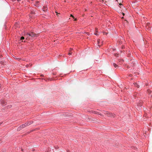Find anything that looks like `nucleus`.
Instances as JSON below:
<instances>
[{
    "label": "nucleus",
    "instance_id": "13",
    "mask_svg": "<svg viewBox=\"0 0 152 152\" xmlns=\"http://www.w3.org/2000/svg\"><path fill=\"white\" fill-rule=\"evenodd\" d=\"M72 53L69 52L68 53V55H71L72 54Z\"/></svg>",
    "mask_w": 152,
    "mask_h": 152
},
{
    "label": "nucleus",
    "instance_id": "22",
    "mask_svg": "<svg viewBox=\"0 0 152 152\" xmlns=\"http://www.w3.org/2000/svg\"><path fill=\"white\" fill-rule=\"evenodd\" d=\"M124 14H124V13H123V15H124Z\"/></svg>",
    "mask_w": 152,
    "mask_h": 152
},
{
    "label": "nucleus",
    "instance_id": "20",
    "mask_svg": "<svg viewBox=\"0 0 152 152\" xmlns=\"http://www.w3.org/2000/svg\"><path fill=\"white\" fill-rule=\"evenodd\" d=\"M102 1L103 2L104 1V0H102Z\"/></svg>",
    "mask_w": 152,
    "mask_h": 152
},
{
    "label": "nucleus",
    "instance_id": "5",
    "mask_svg": "<svg viewBox=\"0 0 152 152\" xmlns=\"http://www.w3.org/2000/svg\"><path fill=\"white\" fill-rule=\"evenodd\" d=\"M1 104L3 106H4V105H6V102L4 101H2L1 103Z\"/></svg>",
    "mask_w": 152,
    "mask_h": 152
},
{
    "label": "nucleus",
    "instance_id": "24",
    "mask_svg": "<svg viewBox=\"0 0 152 152\" xmlns=\"http://www.w3.org/2000/svg\"><path fill=\"white\" fill-rule=\"evenodd\" d=\"M107 33H105V34L106 35H107Z\"/></svg>",
    "mask_w": 152,
    "mask_h": 152
},
{
    "label": "nucleus",
    "instance_id": "4",
    "mask_svg": "<svg viewBox=\"0 0 152 152\" xmlns=\"http://www.w3.org/2000/svg\"><path fill=\"white\" fill-rule=\"evenodd\" d=\"M134 86L137 88H139V85L137 83H134Z\"/></svg>",
    "mask_w": 152,
    "mask_h": 152
},
{
    "label": "nucleus",
    "instance_id": "9",
    "mask_svg": "<svg viewBox=\"0 0 152 152\" xmlns=\"http://www.w3.org/2000/svg\"><path fill=\"white\" fill-rule=\"evenodd\" d=\"M24 39V37H21L20 38V39L21 40H23V39Z\"/></svg>",
    "mask_w": 152,
    "mask_h": 152
},
{
    "label": "nucleus",
    "instance_id": "31",
    "mask_svg": "<svg viewBox=\"0 0 152 152\" xmlns=\"http://www.w3.org/2000/svg\"><path fill=\"white\" fill-rule=\"evenodd\" d=\"M32 1H33L34 0H31Z\"/></svg>",
    "mask_w": 152,
    "mask_h": 152
},
{
    "label": "nucleus",
    "instance_id": "18",
    "mask_svg": "<svg viewBox=\"0 0 152 152\" xmlns=\"http://www.w3.org/2000/svg\"><path fill=\"white\" fill-rule=\"evenodd\" d=\"M119 5H122V4L121 3H120V4H119Z\"/></svg>",
    "mask_w": 152,
    "mask_h": 152
},
{
    "label": "nucleus",
    "instance_id": "21",
    "mask_svg": "<svg viewBox=\"0 0 152 152\" xmlns=\"http://www.w3.org/2000/svg\"><path fill=\"white\" fill-rule=\"evenodd\" d=\"M67 152H69V150H67Z\"/></svg>",
    "mask_w": 152,
    "mask_h": 152
},
{
    "label": "nucleus",
    "instance_id": "30",
    "mask_svg": "<svg viewBox=\"0 0 152 152\" xmlns=\"http://www.w3.org/2000/svg\"><path fill=\"white\" fill-rule=\"evenodd\" d=\"M96 113V112H95V113Z\"/></svg>",
    "mask_w": 152,
    "mask_h": 152
},
{
    "label": "nucleus",
    "instance_id": "17",
    "mask_svg": "<svg viewBox=\"0 0 152 152\" xmlns=\"http://www.w3.org/2000/svg\"><path fill=\"white\" fill-rule=\"evenodd\" d=\"M94 34L96 35H98V34L97 33H94Z\"/></svg>",
    "mask_w": 152,
    "mask_h": 152
},
{
    "label": "nucleus",
    "instance_id": "23",
    "mask_svg": "<svg viewBox=\"0 0 152 152\" xmlns=\"http://www.w3.org/2000/svg\"><path fill=\"white\" fill-rule=\"evenodd\" d=\"M56 14H57V15H58V13H57V12H56Z\"/></svg>",
    "mask_w": 152,
    "mask_h": 152
},
{
    "label": "nucleus",
    "instance_id": "10",
    "mask_svg": "<svg viewBox=\"0 0 152 152\" xmlns=\"http://www.w3.org/2000/svg\"><path fill=\"white\" fill-rule=\"evenodd\" d=\"M6 152V150L5 149H3L2 150V151L1 152Z\"/></svg>",
    "mask_w": 152,
    "mask_h": 152
},
{
    "label": "nucleus",
    "instance_id": "27",
    "mask_svg": "<svg viewBox=\"0 0 152 152\" xmlns=\"http://www.w3.org/2000/svg\"><path fill=\"white\" fill-rule=\"evenodd\" d=\"M149 24H150V23H148V26H149Z\"/></svg>",
    "mask_w": 152,
    "mask_h": 152
},
{
    "label": "nucleus",
    "instance_id": "26",
    "mask_svg": "<svg viewBox=\"0 0 152 152\" xmlns=\"http://www.w3.org/2000/svg\"><path fill=\"white\" fill-rule=\"evenodd\" d=\"M38 1H36V3H38Z\"/></svg>",
    "mask_w": 152,
    "mask_h": 152
},
{
    "label": "nucleus",
    "instance_id": "28",
    "mask_svg": "<svg viewBox=\"0 0 152 152\" xmlns=\"http://www.w3.org/2000/svg\"><path fill=\"white\" fill-rule=\"evenodd\" d=\"M131 75H130L129 76H130V77H131Z\"/></svg>",
    "mask_w": 152,
    "mask_h": 152
},
{
    "label": "nucleus",
    "instance_id": "6",
    "mask_svg": "<svg viewBox=\"0 0 152 152\" xmlns=\"http://www.w3.org/2000/svg\"><path fill=\"white\" fill-rule=\"evenodd\" d=\"M113 65L115 68H116L118 67V65L115 63H113Z\"/></svg>",
    "mask_w": 152,
    "mask_h": 152
},
{
    "label": "nucleus",
    "instance_id": "16",
    "mask_svg": "<svg viewBox=\"0 0 152 152\" xmlns=\"http://www.w3.org/2000/svg\"><path fill=\"white\" fill-rule=\"evenodd\" d=\"M14 0L15 1H21V0Z\"/></svg>",
    "mask_w": 152,
    "mask_h": 152
},
{
    "label": "nucleus",
    "instance_id": "19",
    "mask_svg": "<svg viewBox=\"0 0 152 152\" xmlns=\"http://www.w3.org/2000/svg\"><path fill=\"white\" fill-rule=\"evenodd\" d=\"M77 20V19H76V18H75V20H74V21H76V20Z\"/></svg>",
    "mask_w": 152,
    "mask_h": 152
},
{
    "label": "nucleus",
    "instance_id": "29",
    "mask_svg": "<svg viewBox=\"0 0 152 152\" xmlns=\"http://www.w3.org/2000/svg\"><path fill=\"white\" fill-rule=\"evenodd\" d=\"M96 32H97V31L96 29Z\"/></svg>",
    "mask_w": 152,
    "mask_h": 152
},
{
    "label": "nucleus",
    "instance_id": "1",
    "mask_svg": "<svg viewBox=\"0 0 152 152\" xmlns=\"http://www.w3.org/2000/svg\"><path fill=\"white\" fill-rule=\"evenodd\" d=\"M27 34L29 36L31 37H35L37 35L33 32L31 33H27Z\"/></svg>",
    "mask_w": 152,
    "mask_h": 152
},
{
    "label": "nucleus",
    "instance_id": "3",
    "mask_svg": "<svg viewBox=\"0 0 152 152\" xmlns=\"http://www.w3.org/2000/svg\"><path fill=\"white\" fill-rule=\"evenodd\" d=\"M106 114H107V115L108 116H110V117H114L115 115L112 113H108V112L107 113H106Z\"/></svg>",
    "mask_w": 152,
    "mask_h": 152
},
{
    "label": "nucleus",
    "instance_id": "12",
    "mask_svg": "<svg viewBox=\"0 0 152 152\" xmlns=\"http://www.w3.org/2000/svg\"><path fill=\"white\" fill-rule=\"evenodd\" d=\"M147 91L149 93H151V91L150 90H147Z\"/></svg>",
    "mask_w": 152,
    "mask_h": 152
},
{
    "label": "nucleus",
    "instance_id": "7",
    "mask_svg": "<svg viewBox=\"0 0 152 152\" xmlns=\"http://www.w3.org/2000/svg\"><path fill=\"white\" fill-rule=\"evenodd\" d=\"M100 40L99 39H98V41H97L98 43V46L99 47H100V45H99V44L100 43Z\"/></svg>",
    "mask_w": 152,
    "mask_h": 152
},
{
    "label": "nucleus",
    "instance_id": "11",
    "mask_svg": "<svg viewBox=\"0 0 152 152\" xmlns=\"http://www.w3.org/2000/svg\"><path fill=\"white\" fill-rule=\"evenodd\" d=\"M70 17H72L74 19L75 18L74 16L72 15V14L70 15Z\"/></svg>",
    "mask_w": 152,
    "mask_h": 152
},
{
    "label": "nucleus",
    "instance_id": "14",
    "mask_svg": "<svg viewBox=\"0 0 152 152\" xmlns=\"http://www.w3.org/2000/svg\"><path fill=\"white\" fill-rule=\"evenodd\" d=\"M73 50V49L72 48H70V50H69V52H71V51H72Z\"/></svg>",
    "mask_w": 152,
    "mask_h": 152
},
{
    "label": "nucleus",
    "instance_id": "2",
    "mask_svg": "<svg viewBox=\"0 0 152 152\" xmlns=\"http://www.w3.org/2000/svg\"><path fill=\"white\" fill-rule=\"evenodd\" d=\"M26 126V125L24 124H22L21 125H20L18 128V130H20L22 128L25 127Z\"/></svg>",
    "mask_w": 152,
    "mask_h": 152
},
{
    "label": "nucleus",
    "instance_id": "8",
    "mask_svg": "<svg viewBox=\"0 0 152 152\" xmlns=\"http://www.w3.org/2000/svg\"><path fill=\"white\" fill-rule=\"evenodd\" d=\"M25 124H26V126H29V125H30V124H29V123L28 122V123H25Z\"/></svg>",
    "mask_w": 152,
    "mask_h": 152
},
{
    "label": "nucleus",
    "instance_id": "15",
    "mask_svg": "<svg viewBox=\"0 0 152 152\" xmlns=\"http://www.w3.org/2000/svg\"><path fill=\"white\" fill-rule=\"evenodd\" d=\"M12 107V106L11 105H9L8 106V107L9 108H11Z\"/></svg>",
    "mask_w": 152,
    "mask_h": 152
},
{
    "label": "nucleus",
    "instance_id": "25",
    "mask_svg": "<svg viewBox=\"0 0 152 152\" xmlns=\"http://www.w3.org/2000/svg\"><path fill=\"white\" fill-rule=\"evenodd\" d=\"M32 123H31V122H30V123H29V124H31Z\"/></svg>",
    "mask_w": 152,
    "mask_h": 152
}]
</instances>
